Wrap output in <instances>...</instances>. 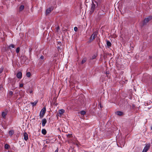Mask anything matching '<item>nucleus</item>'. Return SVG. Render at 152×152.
<instances>
[{"label":"nucleus","mask_w":152,"mask_h":152,"mask_svg":"<svg viewBox=\"0 0 152 152\" xmlns=\"http://www.w3.org/2000/svg\"><path fill=\"white\" fill-rule=\"evenodd\" d=\"M24 6L23 5H20L19 7V10L20 11H22L24 9Z\"/></svg>","instance_id":"11"},{"label":"nucleus","mask_w":152,"mask_h":152,"mask_svg":"<svg viewBox=\"0 0 152 152\" xmlns=\"http://www.w3.org/2000/svg\"><path fill=\"white\" fill-rule=\"evenodd\" d=\"M45 13L46 15H48V9H46V10Z\"/></svg>","instance_id":"30"},{"label":"nucleus","mask_w":152,"mask_h":152,"mask_svg":"<svg viewBox=\"0 0 152 152\" xmlns=\"http://www.w3.org/2000/svg\"><path fill=\"white\" fill-rule=\"evenodd\" d=\"M107 44L108 46H111V43L109 41H107Z\"/></svg>","instance_id":"20"},{"label":"nucleus","mask_w":152,"mask_h":152,"mask_svg":"<svg viewBox=\"0 0 152 152\" xmlns=\"http://www.w3.org/2000/svg\"><path fill=\"white\" fill-rule=\"evenodd\" d=\"M74 30L75 31H77V28L76 27H75L74 28Z\"/></svg>","instance_id":"27"},{"label":"nucleus","mask_w":152,"mask_h":152,"mask_svg":"<svg viewBox=\"0 0 152 152\" xmlns=\"http://www.w3.org/2000/svg\"><path fill=\"white\" fill-rule=\"evenodd\" d=\"M58 44H59V45H61V43L60 42H59L58 43Z\"/></svg>","instance_id":"36"},{"label":"nucleus","mask_w":152,"mask_h":152,"mask_svg":"<svg viewBox=\"0 0 152 152\" xmlns=\"http://www.w3.org/2000/svg\"><path fill=\"white\" fill-rule=\"evenodd\" d=\"M8 113V110L6 109L5 110L3 111L2 112L1 115L4 118H5L6 117V115H7Z\"/></svg>","instance_id":"3"},{"label":"nucleus","mask_w":152,"mask_h":152,"mask_svg":"<svg viewBox=\"0 0 152 152\" xmlns=\"http://www.w3.org/2000/svg\"><path fill=\"white\" fill-rule=\"evenodd\" d=\"M4 148L6 149H8L10 148V145L7 144H6L5 145Z\"/></svg>","instance_id":"17"},{"label":"nucleus","mask_w":152,"mask_h":152,"mask_svg":"<svg viewBox=\"0 0 152 152\" xmlns=\"http://www.w3.org/2000/svg\"><path fill=\"white\" fill-rule=\"evenodd\" d=\"M45 142L46 143H47V141H45Z\"/></svg>","instance_id":"37"},{"label":"nucleus","mask_w":152,"mask_h":152,"mask_svg":"<svg viewBox=\"0 0 152 152\" xmlns=\"http://www.w3.org/2000/svg\"><path fill=\"white\" fill-rule=\"evenodd\" d=\"M65 112V110L63 109H61L58 111V115L61 116Z\"/></svg>","instance_id":"6"},{"label":"nucleus","mask_w":152,"mask_h":152,"mask_svg":"<svg viewBox=\"0 0 152 152\" xmlns=\"http://www.w3.org/2000/svg\"><path fill=\"white\" fill-rule=\"evenodd\" d=\"M9 94L10 95H12L13 94V92L12 91H10L9 92Z\"/></svg>","instance_id":"26"},{"label":"nucleus","mask_w":152,"mask_h":152,"mask_svg":"<svg viewBox=\"0 0 152 152\" xmlns=\"http://www.w3.org/2000/svg\"><path fill=\"white\" fill-rule=\"evenodd\" d=\"M23 84H20L19 85V86L20 87H22L23 86Z\"/></svg>","instance_id":"29"},{"label":"nucleus","mask_w":152,"mask_h":152,"mask_svg":"<svg viewBox=\"0 0 152 152\" xmlns=\"http://www.w3.org/2000/svg\"><path fill=\"white\" fill-rule=\"evenodd\" d=\"M115 113L118 115H123V113L120 111H117Z\"/></svg>","instance_id":"16"},{"label":"nucleus","mask_w":152,"mask_h":152,"mask_svg":"<svg viewBox=\"0 0 152 152\" xmlns=\"http://www.w3.org/2000/svg\"><path fill=\"white\" fill-rule=\"evenodd\" d=\"M27 58L25 56H23L21 57V59L22 60V63H23L26 61Z\"/></svg>","instance_id":"9"},{"label":"nucleus","mask_w":152,"mask_h":152,"mask_svg":"<svg viewBox=\"0 0 152 152\" xmlns=\"http://www.w3.org/2000/svg\"><path fill=\"white\" fill-rule=\"evenodd\" d=\"M97 35V32H94L90 38V40H94L96 37Z\"/></svg>","instance_id":"5"},{"label":"nucleus","mask_w":152,"mask_h":152,"mask_svg":"<svg viewBox=\"0 0 152 152\" xmlns=\"http://www.w3.org/2000/svg\"><path fill=\"white\" fill-rule=\"evenodd\" d=\"M45 108L43 107L41 110L39 116L40 118H42L43 117V115L45 113Z\"/></svg>","instance_id":"2"},{"label":"nucleus","mask_w":152,"mask_h":152,"mask_svg":"<svg viewBox=\"0 0 152 152\" xmlns=\"http://www.w3.org/2000/svg\"><path fill=\"white\" fill-rule=\"evenodd\" d=\"M86 61V59L85 58H84L82 61V64L84 63Z\"/></svg>","instance_id":"24"},{"label":"nucleus","mask_w":152,"mask_h":152,"mask_svg":"<svg viewBox=\"0 0 152 152\" xmlns=\"http://www.w3.org/2000/svg\"><path fill=\"white\" fill-rule=\"evenodd\" d=\"M17 77L19 79H20L22 77V73L21 72H18L16 75Z\"/></svg>","instance_id":"7"},{"label":"nucleus","mask_w":152,"mask_h":152,"mask_svg":"<svg viewBox=\"0 0 152 152\" xmlns=\"http://www.w3.org/2000/svg\"><path fill=\"white\" fill-rule=\"evenodd\" d=\"M96 56L95 55H94V56H92V59H94V58H95L96 57Z\"/></svg>","instance_id":"28"},{"label":"nucleus","mask_w":152,"mask_h":152,"mask_svg":"<svg viewBox=\"0 0 152 152\" xmlns=\"http://www.w3.org/2000/svg\"><path fill=\"white\" fill-rule=\"evenodd\" d=\"M3 69H4V68L2 67H1L0 68V73H1L2 72Z\"/></svg>","instance_id":"25"},{"label":"nucleus","mask_w":152,"mask_h":152,"mask_svg":"<svg viewBox=\"0 0 152 152\" xmlns=\"http://www.w3.org/2000/svg\"><path fill=\"white\" fill-rule=\"evenodd\" d=\"M14 133V131L13 130H11L9 131V135L12 136Z\"/></svg>","instance_id":"15"},{"label":"nucleus","mask_w":152,"mask_h":152,"mask_svg":"<svg viewBox=\"0 0 152 152\" xmlns=\"http://www.w3.org/2000/svg\"><path fill=\"white\" fill-rule=\"evenodd\" d=\"M152 18V17H149L148 18H145L144 20V23H146L148 22Z\"/></svg>","instance_id":"8"},{"label":"nucleus","mask_w":152,"mask_h":152,"mask_svg":"<svg viewBox=\"0 0 152 152\" xmlns=\"http://www.w3.org/2000/svg\"><path fill=\"white\" fill-rule=\"evenodd\" d=\"M59 29V26H58L57 27V31Z\"/></svg>","instance_id":"32"},{"label":"nucleus","mask_w":152,"mask_h":152,"mask_svg":"<svg viewBox=\"0 0 152 152\" xmlns=\"http://www.w3.org/2000/svg\"><path fill=\"white\" fill-rule=\"evenodd\" d=\"M23 139L26 141H27L28 139V134L26 132L24 133Z\"/></svg>","instance_id":"10"},{"label":"nucleus","mask_w":152,"mask_h":152,"mask_svg":"<svg viewBox=\"0 0 152 152\" xmlns=\"http://www.w3.org/2000/svg\"><path fill=\"white\" fill-rule=\"evenodd\" d=\"M47 122V121L45 119H44L42 120V126H45Z\"/></svg>","instance_id":"13"},{"label":"nucleus","mask_w":152,"mask_h":152,"mask_svg":"<svg viewBox=\"0 0 152 152\" xmlns=\"http://www.w3.org/2000/svg\"><path fill=\"white\" fill-rule=\"evenodd\" d=\"M44 147H46L47 146V145H45V142H44Z\"/></svg>","instance_id":"35"},{"label":"nucleus","mask_w":152,"mask_h":152,"mask_svg":"<svg viewBox=\"0 0 152 152\" xmlns=\"http://www.w3.org/2000/svg\"><path fill=\"white\" fill-rule=\"evenodd\" d=\"M38 102V101L37 100H36V101H35L34 102H31L30 103V104H32L33 106V107H34V106H35L37 104V103Z\"/></svg>","instance_id":"12"},{"label":"nucleus","mask_w":152,"mask_h":152,"mask_svg":"<svg viewBox=\"0 0 152 152\" xmlns=\"http://www.w3.org/2000/svg\"><path fill=\"white\" fill-rule=\"evenodd\" d=\"M58 149L57 148L55 150V151L54 152H58Z\"/></svg>","instance_id":"33"},{"label":"nucleus","mask_w":152,"mask_h":152,"mask_svg":"<svg viewBox=\"0 0 152 152\" xmlns=\"http://www.w3.org/2000/svg\"><path fill=\"white\" fill-rule=\"evenodd\" d=\"M26 75L28 77H30L31 75V74L30 72H28L27 73Z\"/></svg>","instance_id":"21"},{"label":"nucleus","mask_w":152,"mask_h":152,"mask_svg":"<svg viewBox=\"0 0 152 152\" xmlns=\"http://www.w3.org/2000/svg\"><path fill=\"white\" fill-rule=\"evenodd\" d=\"M54 7L53 6H51L48 8V13L52 11L54 9Z\"/></svg>","instance_id":"14"},{"label":"nucleus","mask_w":152,"mask_h":152,"mask_svg":"<svg viewBox=\"0 0 152 152\" xmlns=\"http://www.w3.org/2000/svg\"><path fill=\"white\" fill-rule=\"evenodd\" d=\"M15 47L14 45L13 44H11L8 47V48H9L10 49H11V48H14Z\"/></svg>","instance_id":"18"},{"label":"nucleus","mask_w":152,"mask_h":152,"mask_svg":"<svg viewBox=\"0 0 152 152\" xmlns=\"http://www.w3.org/2000/svg\"><path fill=\"white\" fill-rule=\"evenodd\" d=\"M150 147V144H147L144 148L142 152H147L149 149Z\"/></svg>","instance_id":"4"},{"label":"nucleus","mask_w":152,"mask_h":152,"mask_svg":"<svg viewBox=\"0 0 152 152\" xmlns=\"http://www.w3.org/2000/svg\"><path fill=\"white\" fill-rule=\"evenodd\" d=\"M2 88V86H0V90H1V89Z\"/></svg>","instance_id":"34"},{"label":"nucleus","mask_w":152,"mask_h":152,"mask_svg":"<svg viewBox=\"0 0 152 152\" xmlns=\"http://www.w3.org/2000/svg\"><path fill=\"white\" fill-rule=\"evenodd\" d=\"M97 6V3L96 2H92V6L90 12L91 13H92L94 11L95 8Z\"/></svg>","instance_id":"1"},{"label":"nucleus","mask_w":152,"mask_h":152,"mask_svg":"<svg viewBox=\"0 0 152 152\" xmlns=\"http://www.w3.org/2000/svg\"><path fill=\"white\" fill-rule=\"evenodd\" d=\"M40 58L41 59H43L44 58V57L43 56H41L40 57Z\"/></svg>","instance_id":"31"},{"label":"nucleus","mask_w":152,"mask_h":152,"mask_svg":"<svg viewBox=\"0 0 152 152\" xmlns=\"http://www.w3.org/2000/svg\"><path fill=\"white\" fill-rule=\"evenodd\" d=\"M42 134H45L47 133V132L45 129H42Z\"/></svg>","instance_id":"19"},{"label":"nucleus","mask_w":152,"mask_h":152,"mask_svg":"<svg viewBox=\"0 0 152 152\" xmlns=\"http://www.w3.org/2000/svg\"><path fill=\"white\" fill-rule=\"evenodd\" d=\"M20 51V48L19 47H18L17 48L16 51V52L17 53H18Z\"/></svg>","instance_id":"23"},{"label":"nucleus","mask_w":152,"mask_h":152,"mask_svg":"<svg viewBox=\"0 0 152 152\" xmlns=\"http://www.w3.org/2000/svg\"><path fill=\"white\" fill-rule=\"evenodd\" d=\"M80 113L81 114L83 115H84L86 113V112L84 111H82Z\"/></svg>","instance_id":"22"},{"label":"nucleus","mask_w":152,"mask_h":152,"mask_svg":"<svg viewBox=\"0 0 152 152\" xmlns=\"http://www.w3.org/2000/svg\"><path fill=\"white\" fill-rule=\"evenodd\" d=\"M32 91H30V93H32Z\"/></svg>","instance_id":"38"}]
</instances>
